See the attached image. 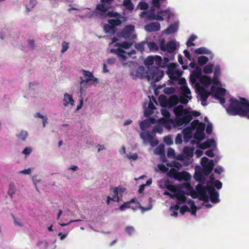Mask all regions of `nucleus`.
I'll return each instance as SVG.
<instances>
[{"label": "nucleus", "instance_id": "nucleus-30", "mask_svg": "<svg viewBox=\"0 0 249 249\" xmlns=\"http://www.w3.org/2000/svg\"><path fill=\"white\" fill-rule=\"evenodd\" d=\"M178 25L176 24H171L166 29L165 32L167 34H173L177 31Z\"/></svg>", "mask_w": 249, "mask_h": 249}, {"label": "nucleus", "instance_id": "nucleus-8", "mask_svg": "<svg viewBox=\"0 0 249 249\" xmlns=\"http://www.w3.org/2000/svg\"><path fill=\"white\" fill-rule=\"evenodd\" d=\"M176 64H172L168 68L169 77L173 81L178 80L181 75V72L176 69Z\"/></svg>", "mask_w": 249, "mask_h": 249}, {"label": "nucleus", "instance_id": "nucleus-58", "mask_svg": "<svg viewBox=\"0 0 249 249\" xmlns=\"http://www.w3.org/2000/svg\"><path fill=\"white\" fill-rule=\"evenodd\" d=\"M175 154V150L172 148H169L167 150V156L168 158L173 157Z\"/></svg>", "mask_w": 249, "mask_h": 249}, {"label": "nucleus", "instance_id": "nucleus-13", "mask_svg": "<svg viewBox=\"0 0 249 249\" xmlns=\"http://www.w3.org/2000/svg\"><path fill=\"white\" fill-rule=\"evenodd\" d=\"M211 90L212 94L214 93L213 96L215 99L224 97L225 95L226 89L224 88H217L215 89V87L212 86Z\"/></svg>", "mask_w": 249, "mask_h": 249}, {"label": "nucleus", "instance_id": "nucleus-36", "mask_svg": "<svg viewBox=\"0 0 249 249\" xmlns=\"http://www.w3.org/2000/svg\"><path fill=\"white\" fill-rule=\"evenodd\" d=\"M28 135V133L26 131L21 130L19 134H16L18 139L22 141H25Z\"/></svg>", "mask_w": 249, "mask_h": 249}, {"label": "nucleus", "instance_id": "nucleus-37", "mask_svg": "<svg viewBox=\"0 0 249 249\" xmlns=\"http://www.w3.org/2000/svg\"><path fill=\"white\" fill-rule=\"evenodd\" d=\"M194 138L198 141H201L204 138V133L202 132L196 131L194 135Z\"/></svg>", "mask_w": 249, "mask_h": 249}, {"label": "nucleus", "instance_id": "nucleus-5", "mask_svg": "<svg viewBox=\"0 0 249 249\" xmlns=\"http://www.w3.org/2000/svg\"><path fill=\"white\" fill-rule=\"evenodd\" d=\"M135 203V198H132L130 201H126L124 202L123 205H121L119 207V209L121 211H124L127 208H131L132 209L134 210H136L137 208H139L142 210V212H144L150 210L152 208V206H150L148 208H144L142 206L139 202H137L136 203V206L135 207L131 206V204Z\"/></svg>", "mask_w": 249, "mask_h": 249}, {"label": "nucleus", "instance_id": "nucleus-45", "mask_svg": "<svg viewBox=\"0 0 249 249\" xmlns=\"http://www.w3.org/2000/svg\"><path fill=\"white\" fill-rule=\"evenodd\" d=\"M104 29L106 33H110L114 31V27L109 24H106L104 25Z\"/></svg>", "mask_w": 249, "mask_h": 249}, {"label": "nucleus", "instance_id": "nucleus-17", "mask_svg": "<svg viewBox=\"0 0 249 249\" xmlns=\"http://www.w3.org/2000/svg\"><path fill=\"white\" fill-rule=\"evenodd\" d=\"M173 111L176 118H178L182 116L185 112H187L188 110L184 109L183 106L180 105L177 107H175Z\"/></svg>", "mask_w": 249, "mask_h": 249}, {"label": "nucleus", "instance_id": "nucleus-62", "mask_svg": "<svg viewBox=\"0 0 249 249\" xmlns=\"http://www.w3.org/2000/svg\"><path fill=\"white\" fill-rule=\"evenodd\" d=\"M206 131L207 134L208 135L212 134L213 131V126L212 124H207Z\"/></svg>", "mask_w": 249, "mask_h": 249}, {"label": "nucleus", "instance_id": "nucleus-20", "mask_svg": "<svg viewBox=\"0 0 249 249\" xmlns=\"http://www.w3.org/2000/svg\"><path fill=\"white\" fill-rule=\"evenodd\" d=\"M179 102V98L177 95L174 94L168 98V107H175Z\"/></svg>", "mask_w": 249, "mask_h": 249}, {"label": "nucleus", "instance_id": "nucleus-32", "mask_svg": "<svg viewBox=\"0 0 249 249\" xmlns=\"http://www.w3.org/2000/svg\"><path fill=\"white\" fill-rule=\"evenodd\" d=\"M148 108L151 110H145L144 115L146 116H149V115L152 114L153 113V111L152 110L155 109V107L154 105L153 104V103L151 101L149 102L148 105Z\"/></svg>", "mask_w": 249, "mask_h": 249}, {"label": "nucleus", "instance_id": "nucleus-6", "mask_svg": "<svg viewBox=\"0 0 249 249\" xmlns=\"http://www.w3.org/2000/svg\"><path fill=\"white\" fill-rule=\"evenodd\" d=\"M134 26L133 25H128L124 27L121 33V36L128 40H132L136 38V35L134 33Z\"/></svg>", "mask_w": 249, "mask_h": 249}, {"label": "nucleus", "instance_id": "nucleus-10", "mask_svg": "<svg viewBox=\"0 0 249 249\" xmlns=\"http://www.w3.org/2000/svg\"><path fill=\"white\" fill-rule=\"evenodd\" d=\"M207 190L210 195V200L213 203H217L220 201L219 193L213 186L207 185Z\"/></svg>", "mask_w": 249, "mask_h": 249}, {"label": "nucleus", "instance_id": "nucleus-59", "mask_svg": "<svg viewBox=\"0 0 249 249\" xmlns=\"http://www.w3.org/2000/svg\"><path fill=\"white\" fill-rule=\"evenodd\" d=\"M164 146L159 145L156 149V153L158 154H162L164 153Z\"/></svg>", "mask_w": 249, "mask_h": 249}, {"label": "nucleus", "instance_id": "nucleus-55", "mask_svg": "<svg viewBox=\"0 0 249 249\" xmlns=\"http://www.w3.org/2000/svg\"><path fill=\"white\" fill-rule=\"evenodd\" d=\"M190 210L189 208L186 205H183L180 208V213L181 214H183L186 212H190Z\"/></svg>", "mask_w": 249, "mask_h": 249}, {"label": "nucleus", "instance_id": "nucleus-21", "mask_svg": "<svg viewBox=\"0 0 249 249\" xmlns=\"http://www.w3.org/2000/svg\"><path fill=\"white\" fill-rule=\"evenodd\" d=\"M191 124L193 127H195L197 124L196 131L204 132L206 126L205 123H199L198 120H195L192 122Z\"/></svg>", "mask_w": 249, "mask_h": 249}, {"label": "nucleus", "instance_id": "nucleus-43", "mask_svg": "<svg viewBox=\"0 0 249 249\" xmlns=\"http://www.w3.org/2000/svg\"><path fill=\"white\" fill-rule=\"evenodd\" d=\"M188 204H191V213L193 215H196V212L197 211V208L196 206L195 202L192 200H190L188 202Z\"/></svg>", "mask_w": 249, "mask_h": 249}, {"label": "nucleus", "instance_id": "nucleus-11", "mask_svg": "<svg viewBox=\"0 0 249 249\" xmlns=\"http://www.w3.org/2000/svg\"><path fill=\"white\" fill-rule=\"evenodd\" d=\"M82 71L83 74L84 75L86 79L85 80L83 79L82 77H80V80H81V81L80 82V84L81 85V88H80L81 90L82 89L81 87L83 85H86L88 83H89V81H90V80L92 79V77H93V74L91 72H90L88 71L82 70Z\"/></svg>", "mask_w": 249, "mask_h": 249}, {"label": "nucleus", "instance_id": "nucleus-3", "mask_svg": "<svg viewBox=\"0 0 249 249\" xmlns=\"http://www.w3.org/2000/svg\"><path fill=\"white\" fill-rule=\"evenodd\" d=\"M132 43L124 41L122 43H117L115 46L118 47L117 49H111L110 52L117 54L119 59L122 61H124L127 59V56L125 54L126 52L123 49H127L132 46Z\"/></svg>", "mask_w": 249, "mask_h": 249}, {"label": "nucleus", "instance_id": "nucleus-24", "mask_svg": "<svg viewBox=\"0 0 249 249\" xmlns=\"http://www.w3.org/2000/svg\"><path fill=\"white\" fill-rule=\"evenodd\" d=\"M154 119H151L150 121L144 120L141 122L140 124V126L142 130H144L148 128L150 125L151 123H154Z\"/></svg>", "mask_w": 249, "mask_h": 249}, {"label": "nucleus", "instance_id": "nucleus-12", "mask_svg": "<svg viewBox=\"0 0 249 249\" xmlns=\"http://www.w3.org/2000/svg\"><path fill=\"white\" fill-rule=\"evenodd\" d=\"M125 190V188L121 186L110 188V191H112L113 194H114L116 197H118L119 201L122 200L123 194Z\"/></svg>", "mask_w": 249, "mask_h": 249}, {"label": "nucleus", "instance_id": "nucleus-26", "mask_svg": "<svg viewBox=\"0 0 249 249\" xmlns=\"http://www.w3.org/2000/svg\"><path fill=\"white\" fill-rule=\"evenodd\" d=\"M194 149L193 147L185 146L183 148V154L186 157H192L194 155Z\"/></svg>", "mask_w": 249, "mask_h": 249}, {"label": "nucleus", "instance_id": "nucleus-33", "mask_svg": "<svg viewBox=\"0 0 249 249\" xmlns=\"http://www.w3.org/2000/svg\"><path fill=\"white\" fill-rule=\"evenodd\" d=\"M209 61V59L207 56H200L197 59V63L200 66L205 65Z\"/></svg>", "mask_w": 249, "mask_h": 249}, {"label": "nucleus", "instance_id": "nucleus-27", "mask_svg": "<svg viewBox=\"0 0 249 249\" xmlns=\"http://www.w3.org/2000/svg\"><path fill=\"white\" fill-rule=\"evenodd\" d=\"M160 105L163 107H168V99L164 95H160L159 97Z\"/></svg>", "mask_w": 249, "mask_h": 249}, {"label": "nucleus", "instance_id": "nucleus-18", "mask_svg": "<svg viewBox=\"0 0 249 249\" xmlns=\"http://www.w3.org/2000/svg\"><path fill=\"white\" fill-rule=\"evenodd\" d=\"M214 162L213 160H210L209 162L203 167V173L205 176H208L213 171L214 168Z\"/></svg>", "mask_w": 249, "mask_h": 249}, {"label": "nucleus", "instance_id": "nucleus-63", "mask_svg": "<svg viewBox=\"0 0 249 249\" xmlns=\"http://www.w3.org/2000/svg\"><path fill=\"white\" fill-rule=\"evenodd\" d=\"M148 142H149L150 145L152 146H155L157 145L159 143L158 140H157L156 139H154L153 136H152V140L149 139Z\"/></svg>", "mask_w": 249, "mask_h": 249}, {"label": "nucleus", "instance_id": "nucleus-56", "mask_svg": "<svg viewBox=\"0 0 249 249\" xmlns=\"http://www.w3.org/2000/svg\"><path fill=\"white\" fill-rule=\"evenodd\" d=\"M182 142V135L180 134H178L175 139V143L179 144Z\"/></svg>", "mask_w": 249, "mask_h": 249}, {"label": "nucleus", "instance_id": "nucleus-4", "mask_svg": "<svg viewBox=\"0 0 249 249\" xmlns=\"http://www.w3.org/2000/svg\"><path fill=\"white\" fill-rule=\"evenodd\" d=\"M163 72L159 67L151 66L148 68L146 72V77L151 83H156L159 81L163 76Z\"/></svg>", "mask_w": 249, "mask_h": 249}, {"label": "nucleus", "instance_id": "nucleus-29", "mask_svg": "<svg viewBox=\"0 0 249 249\" xmlns=\"http://www.w3.org/2000/svg\"><path fill=\"white\" fill-rule=\"evenodd\" d=\"M195 53L197 54H209L211 53V52L207 48L202 47L197 48L195 50Z\"/></svg>", "mask_w": 249, "mask_h": 249}, {"label": "nucleus", "instance_id": "nucleus-35", "mask_svg": "<svg viewBox=\"0 0 249 249\" xmlns=\"http://www.w3.org/2000/svg\"><path fill=\"white\" fill-rule=\"evenodd\" d=\"M141 138L144 141L148 140L149 139H152V135L150 134L148 132H141L140 134Z\"/></svg>", "mask_w": 249, "mask_h": 249}, {"label": "nucleus", "instance_id": "nucleus-31", "mask_svg": "<svg viewBox=\"0 0 249 249\" xmlns=\"http://www.w3.org/2000/svg\"><path fill=\"white\" fill-rule=\"evenodd\" d=\"M147 46L150 51L156 52L158 50L159 47L154 42H146Z\"/></svg>", "mask_w": 249, "mask_h": 249}, {"label": "nucleus", "instance_id": "nucleus-48", "mask_svg": "<svg viewBox=\"0 0 249 249\" xmlns=\"http://www.w3.org/2000/svg\"><path fill=\"white\" fill-rule=\"evenodd\" d=\"M125 231L129 235H132L135 232V229L132 226H127L125 228Z\"/></svg>", "mask_w": 249, "mask_h": 249}, {"label": "nucleus", "instance_id": "nucleus-64", "mask_svg": "<svg viewBox=\"0 0 249 249\" xmlns=\"http://www.w3.org/2000/svg\"><path fill=\"white\" fill-rule=\"evenodd\" d=\"M209 159L207 157H203L201 160V164L203 167H204L209 162Z\"/></svg>", "mask_w": 249, "mask_h": 249}, {"label": "nucleus", "instance_id": "nucleus-46", "mask_svg": "<svg viewBox=\"0 0 249 249\" xmlns=\"http://www.w3.org/2000/svg\"><path fill=\"white\" fill-rule=\"evenodd\" d=\"M177 170L175 168H171L168 173V175L170 177H173L175 179V177L177 176Z\"/></svg>", "mask_w": 249, "mask_h": 249}, {"label": "nucleus", "instance_id": "nucleus-50", "mask_svg": "<svg viewBox=\"0 0 249 249\" xmlns=\"http://www.w3.org/2000/svg\"><path fill=\"white\" fill-rule=\"evenodd\" d=\"M175 91V89L173 87H167L164 89V92L167 95L171 94L173 93Z\"/></svg>", "mask_w": 249, "mask_h": 249}, {"label": "nucleus", "instance_id": "nucleus-61", "mask_svg": "<svg viewBox=\"0 0 249 249\" xmlns=\"http://www.w3.org/2000/svg\"><path fill=\"white\" fill-rule=\"evenodd\" d=\"M213 183L217 189H220L222 187V183L218 180H214Z\"/></svg>", "mask_w": 249, "mask_h": 249}, {"label": "nucleus", "instance_id": "nucleus-60", "mask_svg": "<svg viewBox=\"0 0 249 249\" xmlns=\"http://www.w3.org/2000/svg\"><path fill=\"white\" fill-rule=\"evenodd\" d=\"M158 167L160 170L163 173H166L168 170V168L163 164H159Z\"/></svg>", "mask_w": 249, "mask_h": 249}, {"label": "nucleus", "instance_id": "nucleus-19", "mask_svg": "<svg viewBox=\"0 0 249 249\" xmlns=\"http://www.w3.org/2000/svg\"><path fill=\"white\" fill-rule=\"evenodd\" d=\"M177 175V176L175 177V179L179 181H188L190 179L191 177L190 175L186 171L178 172Z\"/></svg>", "mask_w": 249, "mask_h": 249}, {"label": "nucleus", "instance_id": "nucleus-14", "mask_svg": "<svg viewBox=\"0 0 249 249\" xmlns=\"http://www.w3.org/2000/svg\"><path fill=\"white\" fill-rule=\"evenodd\" d=\"M198 94L200 96L202 102L207 101L210 92L203 87H198L196 89Z\"/></svg>", "mask_w": 249, "mask_h": 249}, {"label": "nucleus", "instance_id": "nucleus-23", "mask_svg": "<svg viewBox=\"0 0 249 249\" xmlns=\"http://www.w3.org/2000/svg\"><path fill=\"white\" fill-rule=\"evenodd\" d=\"M177 49L176 43L174 41H168L166 45V51L169 53L174 52Z\"/></svg>", "mask_w": 249, "mask_h": 249}, {"label": "nucleus", "instance_id": "nucleus-39", "mask_svg": "<svg viewBox=\"0 0 249 249\" xmlns=\"http://www.w3.org/2000/svg\"><path fill=\"white\" fill-rule=\"evenodd\" d=\"M16 189L15 187V185L13 183H11L9 186V189L8 191V194L11 197H12V196L15 193Z\"/></svg>", "mask_w": 249, "mask_h": 249}, {"label": "nucleus", "instance_id": "nucleus-41", "mask_svg": "<svg viewBox=\"0 0 249 249\" xmlns=\"http://www.w3.org/2000/svg\"><path fill=\"white\" fill-rule=\"evenodd\" d=\"M196 38V36L194 35H191L188 41L186 42V45L187 47H191L195 46V44L194 43H193V41Z\"/></svg>", "mask_w": 249, "mask_h": 249}, {"label": "nucleus", "instance_id": "nucleus-1", "mask_svg": "<svg viewBox=\"0 0 249 249\" xmlns=\"http://www.w3.org/2000/svg\"><path fill=\"white\" fill-rule=\"evenodd\" d=\"M113 1L114 0H101V3L96 5L92 16L102 19L107 17L115 18L116 19H109L107 20L108 23L114 28L121 24V19L124 18V17L118 12L108 11L109 9L114 7L113 5Z\"/></svg>", "mask_w": 249, "mask_h": 249}, {"label": "nucleus", "instance_id": "nucleus-42", "mask_svg": "<svg viewBox=\"0 0 249 249\" xmlns=\"http://www.w3.org/2000/svg\"><path fill=\"white\" fill-rule=\"evenodd\" d=\"M146 42H141L140 43L136 44L135 45V48L142 53L144 51V45L146 44Z\"/></svg>", "mask_w": 249, "mask_h": 249}, {"label": "nucleus", "instance_id": "nucleus-34", "mask_svg": "<svg viewBox=\"0 0 249 249\" xmlns=\"http://www.w3.org/2000/svg\"><path fill=\"white\" fill-rule=\"evenodd\" d=\"M123 5L128 10H132L134 8V5L131 0H124Z\"/></svg>", "mask_w": 249, "mask_h": 249}, {"label": "nucleus", "instance_id": "nucleus-57", "mask_svg": "<svg viewBox=\"0 0 249 249\" xmlns=\"http://www.w3.org/2000/svg\"><path fill=\"white\" fill-rule=\"evenodd\" d=\"M212 83H213L214 85H218V84H219V79H218V78L217 77V75H216V71H214V76H213V80H212Z\"/></svg>", "mask_w": 249, "mask_h": 249}, {"label": "nucleus", "instance_id": "nucleus-44", "mask_svg": "<svg viewBox=\"0 0 249 249\" xmlns=\"http://www.w3.org/2000/svg\"><path fill=\"white\" fill-rule=\"evenodd\" d=\"M213 65H207L203 68V72L205 74L211 73L213 72Z\"/></svg>", "mask_w": 249, "mask_h": 249}, {"label": "nucleus", "instance_id": "nucleus-7", "mask_svg": "<svg viewBox=\"0 0 249 249\" xmlns=\"http://www.w3.org/2000/svg\"><path fill=\"white\" fill-rule=\"evenodd\" d=\"M192 120V115L188 110L182 116L175 119L176 124L178 126H181L184 124H187Z\"/></svg>", "mask_w": 249, "mask_h": 249}, {"label": "nucleus", "instance_id": "nucleus-40", "mask_svg": "<svg viewBox=\"0 0 249 249\" xmlns=\"http://www.w3.org/2000/svg\"><path fill=\"white\" fill-rule=\"evenodd\" d=\"M196 180L201 183H204L205 182V178L201 173H196L194 176Z\"/></svg>", "mask_w": 249, "mask_h": 249}, {"label": "nucleus", "instance_id": "nucleus-51", "mask_svg": "<svg viewBox=\"0 0 249 249\" xmlns=\"http://www.w3.org/2000/svg\"><path fill=\"white\" fill-rule=\"evenodd\" d=\"M180 89L182 92L184 94H191V91L189 88L186 85L181 86Z\"/></svg>", "mask_w": 249, "mask_h": 249}, {"label": "nucleus", "instance_id": "nucleus-9", "mask_svg": "<svg viewBox=\"0 0 249 249\" xmlns=\"http://www.w3.org/2000/svg\"><path fill=\"white\" fill-rule=\"evenodd\" d=\"M196 190L199 195V199L200 200L208 202L209 201V197L207 195V188L201 184H198L196 186Z\"/></svg>", "mask_w": 249, "mask_h": 249}, {"label": "nucleus", "instance_id": "nucleus-22", "mask_svg": "<svg viewBox=\"0 0 249 249\" xmlns=\"http://www.w3.org/2000/svg\"><path fill=\"white\" fill-rule=\"evenodd\" d=\"M63 101V105L65 107H67L69 104H70L71 106L74 105V101L73 99L72 96L69 94L68 93H65L64 94Z\"/></svg>", "mask_w": 249, "mask_h": 249}, {"label": "nucleus", "instance_id": "nucleus-2", "mask_svg": "<svg viewBox=\"0 0 249 249\" xmlns=\"http://www.w3.org/2000/svg\"><path fill=\"white\" fill-rule=\"evenodd\" d=\"M239 99L240 101L235 98H231L226 111L230 115L247 117L249 119V101L244 97H240Z\"/></svg>", "mask_w": 249, "mask_h": 249}, {"label": "nucleus", "instance_id": "nucleus-54", "mask_svg": "<svg viewBox=\"0 0 249 249\" xmlns=\"http://www.w3.org/2000/svg\"><path fill=\"white\" fill-rule=\"evenodd\" d=\"M161 114L165 118H169L170 116L169 112L165 108H162L160 110Z\"/></svg>", "mask_w": 249, "mask_h": 249}, {"label": "nucleus", "instance_id": "nucleus-47", "mask_svg": "<svg viewBox=\"0 0 249 249\" xmlns=\"http://www.w3.org/2000/svg\"><path fill=\"white\" fill-rule=\"evenodd\" d=\"M164 142L167 145H170L173 143V141L170 136H167L164 137Z\"/></svg>", "mask_w": 249, "mask_h": 249}, {"label": "nucleus", "instance_id": "nucleus-53", "mask_svg": "<svg viewBox=\"0 0 249 249\" xmlns=\"http://www.w3.org/2000/svg\"><path fill=\"white\" fill-rule=\"evenodd\" d=\"M188 97L186 96H180L179 98V102L181 104H186L188 102L187 98Z\"/></svg>", "mask_w": 249, "mask_h": 249}, {"label": "nucleus", "instance_id": "nucleus-49", "mask_svg": "<svg viewBox=\"0 0 249 249\" xmlns=\"http://www.w3.org/2000/svg\"><path fill=\"white\" fill-rule=\"evenodd\" d=\"M138 6L141 10H146L148 8V4L145 1H141Z\"/></svg>", "mask_w": 249, "mask_h": 249}, {"label": "nucleus", "instance_id": "nucleus-25", "mask_svg": "<svg viewBox=\"0 0 249 249\" xmlns=\"http://www.w3.org/2000/svg\"><path fill=\"white\" fill-rule=\"evenodd\" d=\"M176 198L178 200V203L180 204L182 203H184L186 200V197L183 191H180L177 193Z\"/></svg>", "mask_w": 249, "mask_h": 249}, {"label": "nucleus", "instance_id": "nucleus-52", "mask_svg": "<svg viewBox=\"0 0 249 249\" xmlns=\"http://www.w3.org/2000/svg\"><path fill=\"white\" fill-rule=\"evenodd\" d=\"M62 50L61 53H64L67 51L69 48V44L66 41H64L62 43Z\"/></svg>", "mask_w": 249, "mask_h": 249}, {"label": "nucleus", "instance_id": "nucleus-15", "mask_svg": "<svg viewBox=\"0 0 249 249\" xmlns=\"http://www.w3.org/2000/svg\"><path fill=\"white\" fill-rule=\"evenodd\" d=\"M160 29V24L158 22H151L144 26V29L148 32L158 31Z\"/></svg>", "mask_w": 249, "mask_h": 249}, {"label": "nucleus", "instance_id": "nucleus-16", "mask_svg": "<svg viewBox=\"0 0 249 249\" xmlns=\"http://www.w3.org/2000/svg\"><path fill=\"white\" fill-rule=\"evenodd\" d=\"M202 75V70L199 67H196V69L193 71V73L190 75V80L192 82L194 83L196 81V78H201Z\"/></svg>", "mask_w": 249, "mask_h": 249}, {"label": "nucleus", "instance_id": "nucleus-28", "mask_svg": "<svg viewBox=\"0 0 249 249\" xmlns=\"http://www.w3.org/2000/svg\"><path fill=\"white\" fill-rule=\"evenodd\" d=\"M200 81L201 83L207 87L212 83V79L209 76L203 75L200 78Z\"/></svg>", "mask_w": 249, "mask_h": 249}, {"label": "nucleus", "instance_id": "nucleus-38", "mask_svg": "<svg viewBox=\"0 0 249 249\" xmlns=\"http://www.w3.org/2000/svg\"><path fill=\"white\" fill-rule=\"evenodd\" d=\"M155 61V58L152 56H148L144 61V64L148 66V68L152 66Z\"/></svg>", "mask_w": 249, "mask_h": 249}]
</instances>
